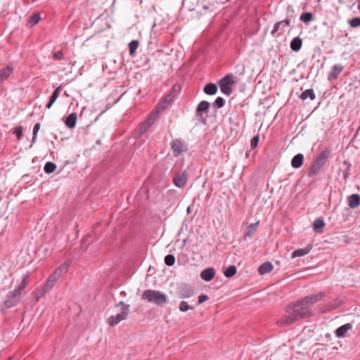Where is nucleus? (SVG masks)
Segmentation results:
<instances>
[{
	"mask_svg": "<svg viewBox=\"0 0 360 360\" xmlns=\"http://www.w3.org/2000/svg\"><path fill=\"white\" fill-rule=\"evenodd\" d=\"M343 68H344V67L341 64L334 65L331 68V71L328 74V80L330 82L336 80L338 78L339 75L343 70Z\"/></svg>",
	"mask_w": 360,
	"mask_h": 360,
	"instance_id": "dca6fc26",
	"label": "nucleus"
},
{
	"mask_svg": "<svg viewBox=\"0 0 360 360\" xmlns=\"http://www.w3.org/2000/svg\"><path fill=\"white\" fill-rule=\"evenodd\" d=\"M303 161L304 155L301 153H298L292 158L291 160V165L293 168H300L302 165Z\"/></svg>",
	"mask_w": 360,
	"mask_h": 360,
	"instance_id": "5701e85b",
	"label": "nucleus"
},
{
	"mask_svg": "<svg viewBox=\"0 0 360 360\" xmlns=\"http://www.w3.org/2000/svg\"><path fill=\"white\" fill-rule=\"evenodd\" d=\"M129 306H124V308H122L120 313H118L115 316H111L108 319L109 325L111 326H115L117 325L120 321L127 319L129 314Z\"/></svg>",
	"mask_w": 360,
	"mask_h": 360,
	"instance_id": "423d86ee",
	"label": "nucleus"
},
{
	"mask_svg": "<svg viewBox=\"0 0 360 360\" xmlns=\"http://www.w3.org/2000/svg\"><path fill=\"white\" fill-rule=\"evenodd\" d=\"M210 106V103L208 101H201L196 108V115L200 117L202 122H205L207 115H204L205 113H207L209 108Z\"/></svg>",
	"mask_w": 360,
	"mask_h": 360,
	"instance_id": "ddd939ff",
	"label": "nucleus"
},
{
	"mask_svg": "<svg viewBox=\"0 0 360 360\" xmlns=\"http://www.w3.org/2000/svg\"><path fill=\"white\" fill-rule=\"evenodd\" d=\"M25 288V281L23 280L20 285L13 291L8 293L6 299L4 302V307L6 309H10L15 306L20 301V297L22 291Z\"/></svg>",
	"mask_w": 360,
	"mask_h": 360,
	"instance_id": "7ed1b4c3",
	"label": "nucleus"
},
{
	"mask_svg": "<svg viewBox=\"0 0 360 360\" xmlns=\"http://www.w3.org/2000/svg\"><path fill=\"white\" fill-rule=\"evenodd\" d=\"M356 1H357V3H358L357 8H358V10L360 11V0H356Z\"/></svg>",
	"mask_w": 360,
	"mask_h": 360,
	"instance_id": "5fc2aeb1",
	"label": "nucleus"
},
{
	"mask_svg": "<svg viewBox=\"0 0 360 360\" xmlns=\"http://www.w3.org/2000/svg\"><path fill=\"white\" fill-rule=\"evenodd\" d=\"M202 8H203L204 10L206 11V10H208L210 8V6L204 5V6H202Z\"/></svg>",
	"mask_w": 360,
	"mask_h": 360,
	"instance_id": "864d4df0",
	"label": "nucleus"
},
{
	"mask_svg": "<svg viewBox=\"0 0 360 360\" xmlns=\"http://www.w3.org/2000/svg\"><path fill=\"white\" fill-rule=\"evenodd\" d=\"M13 68L10 65H6V67L0 69V83H2L4 81L6 80L9 76L13 72Z\"/></svg>",
	"mask_w": 360,
	"mask_h": 360,
	"instance_id": "6ab92c4d",
	"label": "nucleus"
},
{
	"mask_svg": "<svg viewBox=\"0 0 360 360\" xmlns=\"http://www.w3.org/2000/svg\"><path fill=\"white\" fill-rule=\"evenodd\" d=\"M142 298L157 304H162L167 302V297L165 294L153 290H145L142 295Z\"/></svg>",
	"mask_w": 360,
	"mask_h": 360,
	"instance_id": "20e7f679",
	"label": "nucleus"
},
{
	"mask_svg": "<svg viewBox=\"0 0 360 360\" xmlns=\"http://www.w3.org/2000/svg\"><path fill=\"white\" fill-rule=\"evenodd\" d=\"M157 118V113L152 112L148 116L147 120L139 126V134L140 136L144 134L148 131V129L155 123Z\"/></svg>",
	"mask_w": 360,
	"mask_h": 360,
	"instance_id": "1a4fd4ad",
	"label": "nucleus"
},
{
	"mask_svg": "<svg viewBox=\"0 0 360 360\" xmlns=\"http://www.w3.org/2000/svg\"><path fill=\"white\" fill-rule=\"evenodd\" d=\"M41 16L39 13H34L28 20V25L33 27L36 25L40 20Z\"/></svg>",
	"mask_w": 360,
	"mask_h": 360,
	"instance_id": "7c9ffc66",
	"label": "nucleus"
},
{
	"mask_svg": "<svg viewBox=\"0 0 360 360\" xmlns=\"http://www.w3.org/2000/svg\"><path fill=\"white\" fill-rule=\"evenodd\" d=\"M121 295H126V292H125L124 291H122V292H121Z\"/></svg>",
	"mask_w": 360,
	"mask_h": 360,
	"instance_id": "6e6d98bb",
	"label": "nucleus"
},
{
	"mask_svg": "<svg viewBox=\"0 0 360 360\" xmlns=\"http://www.w3.org/2000/svg\"><path fill=\"white\" fill-rule=\"evenodd\" d=\"M315 97V94L312 89H307L304 91L300 96V98L302 100H305L307 98H309L311 100H314Z\"/></svg>",
	"mask_w": 360,
	"mask_h": 360,
	"instance_id": "2f4dec72",
	"label": "nucleus"
},
{
	"mask_svg": "<svg viewBox=\"0 0 360 360\" xmlns=\"http://www.w3.org/2000/svg\"><path fill=\"white\" fill-rule=\"evenodd\" d=\"M349 25L352 27H358L360 26V18L356 17L353 18L349 20Z\"/></svg>",
	"mask_w": 360,
	"mask_h": 360,
	"instance_id": "37998d69",
	"label": "nucleus"
},
{
	"mask_svg": "<svg viewBox=\"0 0 360 360\" xmlns=\"http://www.w3.org/2000/svg\"><path fill=\"white\" fill-rule=\"evenodd\" d=\"M343 304L342 300L340 298H335L331 302H328L326 305H325L322 309L321 311L323 313H326L328 311H330L332 310H334L337 309L338 307H340Z\"/></svg>",
	"mask_w": 360,
	"mask_h": 360,
	"instance_id": "2eb2a0df",
	"label": "nucleus"
},
{
	"mask_svg": "<svg viewBox=\"0 0 360 360\" xmlns=\"http://www.w3.org/2000/svg\"><path fill=\"white\" fill-rule=\"evenodd\" d=\"M179 308V310L181 311H184H184H187L189 309H193V307L189 306L188 304V303L186 302H185V301H181L180 302Z\"/></svg>",
	"mask_w": 360,
	"mask_h": 360,
	"instance_id": "ea45409f",
	"label": "nucleus"
},
{
	"mask_svg": "<svg viewBox=\"0 0 360 360\" xmlns=\"http://www.w3.org/2000/svg\"><path fill=\"white\" fill-rule=\"evenodd\" d=\"M302 45V41L299 37H295L291 41H290V49L294 51H298L301 49Z\"/></svg>",
	"mask_w": 360,
	"mask_h": 360,
	"instance_id": "bb28decb",
	"label": "nucleus"
},
{
	"mask_svg": "<svg viewBox=\"0 0 360 360\" xmlns=\"http://www.w3.org/2000/svg\"><path fill=\"white\" fill-rule=\"evenodd\" d=\"M165 263L169 266H173L175 263V257L173 255H167L165 257Z\"/></svg>",
	"mask_w": 360,
	"mask_h": 360,
	"instance_id": "4c0bfd02",
	"label": "nucleus"
},
{
	"mask_svg": "<svg viewBox=\"0 0 360 360\" xmlns=\"http://www.w3.org/2000/svg\"><path fill=\"white\" fill-rule=\"evenodd\" d=\"M286 312L288 314L279 321L281 326L290 325L300 319L309 318L314 315L311 308L308 307L301 299L295 303L288 305Z\"/></svg>",
	"mask_w": 360,
	"mask_h": 360,
	"instance_id": "f257e3e1",
	"label": "nucleus"
},
{
	"mask_svg": "<svg viewBox=\"0 0 360 360\" xmlns=\"http://www.w3.org/2000/svg\"><path fill=\"white\" fill-rule=\"evenodd\" d=\"M217 91V86L214 83H209L204 87V92L207 95H214Z\"/></svg>",
	"mask_w": 360,
	"mask_h": 360,
	"instance_id": "cd10ccee",
	"label": "nucleus"
},
{
	"mask_svg": "<svg viewBox=\"0 0 360 360\" xmlns=\"http://www.w3.org/2000/svg\"><path fill=\"white\" fill-rule=\"evenodd\" d=\"M13 134L16 135L17 139L20 141L22 137V127L18 126L14 129Z\"/></svg>",
	"mask_w": 360,
	"mask_h": 360,
	"instance_id": "a19ab883",
	"label": "nucleus"
},
{
	"mask_svg": "<svg viewBox=\"0 0 360 360\" xmlns=\"http://www.w3.org/2000/svg\"><path fill=\"white\" fill-rule=\"evenodd\" d=\"M37 138V134H36L35 133L33 134L32 139V144H33L36 142Z\"/></svg>",
	"mask_w": 360,
	"mask_h": 360,
	"instance_id": "8fccbe9b",
	"label": "nucleus"
},
{
	"mask_svg": "<svg viewBox=\"0 0 360 360\" xmlns=\"http://www.w3.org/2000/svg\"><path fill=\"white\" fill-rule=\"evenodd\" d=\"M188 181V174L186 171L175 174L173 183L178 188H184Z\"/></svg>",
	"mask_w": 360,
	"mask_h": 360,
	"instance_id": "f8f14e48",
	"label": "nucleus"
},
{
	"mask_svg": "<svg viewBox=\"0 0 360 360\" xmlns=\"http://www.w3.org/2000/svg\"><path fill=\"white\" fill-rule=\"evenodd\" d=\"M77 119V115L76 113L72 112L65 119V124L67 127L69 129L75 128L76 125V122Z\"/></svg>",
	"mask_w": 360,
	"mask_h": 360,
	"instance_id": "4be33fe9",
	"label": "nucleus"
},
{
	"mask_svg": "<svg viewBox=\"0 0 360 360\" xmlns=\"http://www.w3.org/2000/svg\"><path fill=\"white\" fill-rule=\"evenodd\" d=\"M214 276L215 270L212 267L207 268L200 273L201 278L207 282L212 281Z\"/></svg>",
	"mask_w": 360,
	"mask_h": 360,
	"instance_id": "f3484780",
	"label": "nucleus"
},
{
	"mask_svg": "<svg viewBox=\"0 0 360 360\" xmlns=\"http://www.w3.org/2000/svg\"><path fill=\"white\" fill-rule=\"evenodd\" d=\"M311 250V246H307L304 248L298 249L292 252V257H302L308 254Z\"/></svg>",
	"mask_w": 360,
	"mask_h": 360,
	"instance_id": "c85d7f7f",
	"label": "nucleus"
},
{
	"mask_svg": "<svg viewBox=\"0 0 360 360\" xmlns=\"http://www.w3.org/2000/svg\"><path fill=\"white\" fill-rule=\"evenodd\" d=\"M58 279L56 278L55 276L50 275L47 279V281L46 283V288H50L51 290L56 283Z\"/></svg>",
	"mask_w": 360,
	"mask_h": 360,
	"instance_id": "c9c22d12",
	"label": "nucleus"
},
{
	"mask_svg": "<svg viewBox=\"0 0 360 360\" xmlns=\"http://www.w3.org/2000/svg\"><path fill=\"white\" fill-rule=\"evenodd\" d=\"M348 206L351 209H355L360 205V195L352 194L347 197Z\"/></svg>",
	"mask_w": 360,
	"mask_h": 360,
	"instance_id": "a211bd4d",
	"label": "nucleus"
},
{
	"mask_svg": "<svg viewBox=\"0 0 360 360\" xmlns=\"http://www.w3.org/2000/svg\"><path fill=\"white\" fill-rule=\"evenodd\" d=\"M194 294L193 287L188 283H181L178 287L177 295L179 298H189Z\"/></svg>",
	"mask_w": 360,
	"mask_h": 360,
	"instance_id": "0eeeda50",
	"label": "nucleus"
},
{
	"mask_svg": "<svg viewBox=\"0 0 360 360\" xmlns=\"http://www.w3.org/2000/svg\"><path fill=\"white\" fill-rule=\"evenodd\" d=\"M324 226L325 223L321 218L316 219L313 223V229L317 233H321Z\"/></svg>",
	"mask_w": 360,
	"mask_h": 360,
	"instance_id": "b1692460",
	"label": "nucleus"
},
{
	"mask_svg": "<svg viewBox=\"0 0 360 360\" xmlns=\"http://www.w3.org/2000/svg\"><path fill=\"white\" fill-rule=\"evenodd\" d=\"M225 104V100L222 97H217L213 103L214 107L217 108H221L224 107Z\"/></svg>",
	"mask_w": 360,
	"mask_h": 360,
	"instance_id": "58836bf2",
	"label": "nucleus"
},
{
	"mask_svg": "<svg viewBox=\"0 0 360 360\" xmlns=\"http://www.w3.org/2000/svg\"><path fill=\"white\" fill-rule=\"evenodd\" d=\"M40 127H41L40 123L35 124L34 126V128H33V134L35 133L36 134H37L39 130L40 129Z\"/></svg>",
	"mask_w": 360,
	"mask_h": 360,
	"instance_id": "de8ad7c7",
	"label": "nucleus"
},
{
	"mask_svg": "<svg viewBox=\"0 0 360 360\" xmlns=\"http://www.w3.org/2000/svg\"><path fill=\"white\" fill-rule=\"evenodd\" d=\"M171 148L175 157L179 156L183 151L187 150L186 146L180 139L173 140L171 143Z\"/></svg>",
	"mask_w": 360,
	"mask_h": 360,
	"instance_id": "4468645a",
	"label": "nucleus"
},
{
	"mask_svg": "<svg viewBox=\"0 0 360 360\" xmlns=\"http://www.w3.org/2000/svg\"><path fill=\"white\" fill-rule=\"evenodd\" d=\"M290 21L289 19H285L274 24L273 30L271 32L272 36H281L285 32V27L289 26Z\"/></svg>",
	"mask_w": 360,
	"mask_h": 360,
	"instance_id": "6e6552de",
	"label": "nucleus"
},
{
	"mask_svg": "<svg viewBox=\"0 0 360 360\" xmlns=\"http://www.w3.org/2000/svg\"><path fill=\"white\" fill-rule=\"evenodd\" d=\"M56 169V165L52 162H47L44 165V169L46 174L53 173Z\"/></svg>",
	"mask_w": 360,
	"mask_h": 360,
	"instance_id": "72a5a7b5",
	"label": "nucleus"
},
{
	"mask_svg": "<svg viewBox=\"0 0 360 360\" xmlns=\"http://www.w3.org/2000/svg\"><path fill=\"white\" fill-rule=\"evenodd\" d=\"M69 266V264L68 262H65L62 264L60 266H58L52 274L51 275L55 276L56 278L58 280V278L64 274L68 271Z\"/></svg>",
	"mask_w": 360,
	"mask_h": 360,
	"instance_id": "412c9836",
	"label": "nucleus"
},
{
	"mask_svg": "<svg viewBox=\"0 0 360 360\" xmlns=\"http://www.w3.org/2000/svg\"><path fill=\"white\" fill-rule=\"evenodd\" d=\"M258 142H259V136H254L251 139V142H250L251 148L252 149L255 148L258 145Z\"/></svg>",
	"mask_w": 360,
	"mask_h": 360,
	"instance_id": "c03bdc74",
	"label": "nucleus"
},
{
	"mask_svg": "<svg viewBox=\"0 0 360 360\" xmlns=\"http://www.w3.org/2000/svg\"><path fill=\"white\" fill-rule=\"evenodd\" d=\"M61 89H62V86H59L58 87H57L55 89V91L53 92L52 95L51 96V97L49 98V101L55 103V101L57 100V98L59 96V94L60 93Z\"/></svg>",
	"mask_w": 360,
	"mask_h": 360,
	"instance_id": "e433bc0d",
	"label": "nucleus"
},
{
	"mask_svg": "<svg viewBox=\"0 0 360 360\" xmlns=\"http://www.w3.org/2000/svg\"><path fill=\"white\" fill-rule=\"evenodd\" d=\"M138 46H139V41L136 40H133L129 44V54L131 56H133L135 53V52L138 48Z\"/></svg>",
	"mask_w": 360,
	"mask_h": 360,
	"instance_id": "f704fd0d",
	"label": "nucleus"
},
{
	"mask_svg": "<svg viewBox=\"0 0 360 360\" xmlns=\"http://www.w3.org/2000/svg\"><path fill=\"white\" fill-rule=\"evenodd\" d=\"M53 103H54L53 102L49 101L48 103L46 105V108L48 109H50Z\"/></svg>",
	"mask_w": 360,
	"mask_h": 360,
	"instance_id": "3c124183",
	"label": "nucleus"
},
{
	"mask_svg": "<svg viewBox=\"0 0 360 360\" xmlns=\"http://www.w3.org/2000/svg\"><path fill=\"white\" fill-rule=\"evenodd\" d=\"M352 325L351 323L344 324L335 330V335L338 338H343L345 336L348 330H351Z\"/></svg>",
	"mask_w": 360,
	"mask_h": 360,
	"instance_id": "aec40b11",
	"label": "nucleus"
},
{
	"mask_svg": "<svg viewBox=\"0 0 360 360\" xmlns=\"http://www.w3.org/2000/svg\"><path fill=\"white\" fill-rule=\"evenodd\" d=\"M258 224L259 221H257L256 223L250 224L247 227V230L244 236L245 239L247 238H251L253 236V234L257 231Z\"/></svg>",
	"mask_w": 360,
	"mask_h": 360,
	"instance_id": "a878e982",
	"label": "nucleus"
},
{
	"mask_svg": "<svg viewBox=\"0 0 360 360\" xmlns=\"http://www.w3.org/2000/svg\"><path fill=\"white\" fill-rule=\"evenodd\" d=\"M120 306H121V307H122V308H124V306H129V304H124V302L121 301V302H118V303L115 305V307H120Z\"/></svg>",
	"mask_w": 360,
	"mask_h": 360,
	"instance_id": "09e8293b",
	"label": "nucleus"
},
{
	"mask_svg": "<svg viewBox=\"0 0 360 360\" xmlns=\"http://www.w3.org/2000/svg\"><path fill=\"white\" fill-rule=\"evenodd\" d=\"M314 19V16L312 13L311 12H306L302 13L300 15V20L305 23L306 25H308L311 21H312Z\"/></svg>",
	"mask_w": 360,
	"mask_h": 360,
	"instance_id": "c756f323",
	"label": "nucleus"
},
{
	"mask_svg": "<svg viewBox=\"0 0 360 360\" xmlns=\"http://www.w3.org/2000/svg\"><path fill=\"white\" fill-rule=\"evenodd\" d=\"M50 288H46V285H44L37 292V300H39V299L41 297H43L47 292L50 291Z\"/></svg>",
	"mask_w": 360,
	"mask_h": 360,
	"instance_id": "79ce46f5",
	"label": "nucleus"
},
{
	"mask_svg": "<svg viewBox=\"0 0 360 360\" xmlns=\"http://www.w3.org/2000/svg\"><path fill=\"white\" fill-rule=\"evenodd\" d=\"M236 267L234 265H231L225 269L224 274L226 278H231L233 276L236 274Z\"/></svg>",
	"mask_w": 360,
	"mask_h": 360,
	"instance_id": "473e14b6",
	"label": "nucleus"
},
{
	"mask_svg": "<svg viewBox=\"0 0 360 360\" xmlns=\"http://www.w3.org/2000/svg\"><path fill=\"white\" fill-rule=\"evenodd\" d=\"M348 175H349V172H348V171H345V172H343V177H344V179H347Z\"/></svg>",
	"mask_w": 360,
	"mask_h": 360,
	"instance_id": "603ef678",
	"label": "nucleus"
},
{
	"mask_svg": "<svg viewBox=\"0 0 360 360\" xmlns=\"http://www.w3.org/2000/svg\"><path fill=\"white\" fill-rule=\"evenodd\" d=\"M208 296L206 295H200L199 297H198V304H200L202 303H203L204 302H205L206 300H208Z\"/></svg>",
	"mask_w": 360,
	"mask_h": 360,
	"instance_id": "49530a36",
	"label": "nucleus"
},
{
	"mask_svg": "<svg viewBox=\"0 0 360 360\" xmlns=\"http://www.w3.org/2000/svg\"><path fill=\"white\" fill-rule=\"evenodd\" d=\"M330 150L328 148H326L314 160L311 164L307 175L309 177H313L316 176L321 169L325 165L327 160L329 158Z\"/></svg>",
	"mask_w": 360,
	"mask_h": 360,
	"instance_id": "f03ea898",
	"label": "nucleus"
},
{
	"mask_svg": "<svg viewBox=\"0 0 360 360\" xmlns=\"http://www.w3.org/2000/svg\"><path fill=\"white\" fill-rule=\"evenodd\" d=\"M236 84V81L233 79L231 74H227L219 81V87L221 92L227 96L232 93L231 85Z\"/></svg>",
	"mask_w": 360,
	"mask_h": 360,
	"instance_id": "39448f33",
	"label": "nucleus"
},
{
	"mask_svg": "<svg viewBox=\"0 0 360 360\" xmlns=\"http://www.w3.org/2000/svg\"><path fill=\"white\" fill-rule=\"evenodd\" d=\"M326 296L324 292H319V293H314L309 295H307L303 298H302V302H304L308 307H310L315 304L316 302H319L321 299H323Z\"/></svg>",
	"mask_w": 360,
	"mask_h": 360,
	"instance_id": "9b49d317",
	"label": "nucleus"
},
{
	"mask_svg": "<svg viewBox=\"0 0 360 360\" xmlns=\"http://www.w3.org/2000/svg\"><path fill=\"white\" fill-rule=\"evenodd\" d=\"M273 270V264L269 262L262 264L258 269V272L261 275H264L271 272Z\"/></svg>",
	"mask_w": 360,
	"mask_h": 360,
	"instance_id": "393cba45",
	"label": "nucleus"
},
{
	"mask_svg": "<svg viewBox=\"0 0 360 360\" xmlns=\"http://www.w3.org/2000/svg\"><path fill=\"white\" fill-rule=\"evenodd\" d=\"M173 101V96L172 94H169L166 96H165L160 103L156 106L155 109L154 110L153 113H157V116L158 117V114L165 110L167 106L172 102Z\"/></svg>",
	"mask_w": 360,
	"mask_h": 360,
	"instance_id": "9d476101",
	"label": "nucleus"
},
{
	"mask_svg": "<svg viewBox=\"0 0 360 360\" xmlns=\"http://www.w3.org/2000/svg\"><path fill=\"white\" fill-rule=\"evenodd\" d=\"M53 58L56 60H60L63 58V53L61 51H57L53 53Z\"/></svg>",
	"mask_w": 360,
	"mask_h": 360,
	"instance_id": "a18cd8bd",
	"label": "nucleus"
}]
</instances>
